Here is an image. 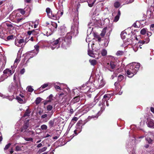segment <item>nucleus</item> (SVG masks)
I'll return each mask as SVG.
<instances>
[{"label":"nucleus","instance_id":"nucleus-1","mask_svg":"<svg viewBox=\"0 0 154 154\" xmlns=\"http://www.w3.org/2000/svg\"><path fill=\"white\" fill-rule=\"evenodd\" d=\"M72 36L71 35H66L65 38L60 37L55 40L51 44L50 48L53 50L55 48L52 46L56 45L57 44L60 45L61 44V47L65 49H66L69 46V44L71 43Z\"/></svg>","mask_w":154,"mask_h":154},{"label":"nucleus","instance_id":"nucleus-2","mask_svg":"<svg viewBox=\"0 0 154 154\" xmlns=\"http://www.w3.org/2000/svg\"><path fill=\"white\" fill-rule=\"evenodd\" d=\"M46 12L49 18L54 20H58L63 14V11H58L57 12L52 11L49 8H47Z\"/></svg>","mask_w":154,"mask_h":154},{"label":"nucleus","instance_id":"nucleus-3","mask_svg":"<svg viewBox=\"0 0 154 154\" xmlns=\"http://www.w3.org/2000/svg\"><path fill=\"white\" fill-rule=\"evenodd\" d=\"M135 65H134L132 64L129 65L128 66L129 68L128 69L136 74L139 69L140 64L138 63H135Z\"/></svg>","mask_w":154,"mask_h":154},{"label":"nucleus","instance_id":"nucleus-4","mask_svg":"<svg viewBox=\"0 0 154 154\" xmlns=\"http://www.w3.org/2000/svg\"><path fill=\"white\" fill-rule=\"evenodd\" d=\"M15 72V70L12 69V70L9 69H6L3 71V74L2 75V77L5 79L8 76L11 75Z\"/></svg>","mask_w":154,"mask_h":154},{"label":"nucleus","instance_id":"nucleus-5","mask_svg":"<svg viewBox=\"0 0 154 154\" xmlns=\"http://www.w3.org/2000/svg\"><path fill=\"white\" fill-rule=\"evenodd\" d=\"M87 0H73V5L74 8L76 9V13H78V9L80 7V2H83L87 1Z\"/></svg>","mask_w":154,"mask_h":154},{"label":"nucleus","instance_id":"nucleus-6","mask_svg":"<svg viewBox=\"0 0 154 154\" xmlns=\"http://www.w3.org/2000/svg\"><path fill=\"white\" fill-rule=\"evenodd\" d=\"M106 66L111 71H113L112 69H114L116 67L115 63L114 62L111 61L110 63H108Z\"/></svg>","mask_w":154,"mask_h":154},{"label":"nucleus","instance_id":"nucleus-7","mask_svg":"<svg viewBox=\"0 0 154 154\" xmlns=\"http://www.w3.org/2000/svg\"><path fill=\"white\" fill-rule=\"evenodd\" d=\"M54 96L53 94H51L47 98V100H45L43 101L44 104L45 105L47 104L50 103L52 101L54 100Z\"/></svg>","mask_w":154,"mask_h":154},{"label":"nucleus","instance_id":"nucleus-8","mask_svg":"<svg viewBox=\"0 0 154 154\" xmlns=\"http://www.w3.org/2000/svg\"><path fill=\"white\" fill-rule=\"evenodd\" d=\"M146 124L147 126L151 128H154V121L151 119H147Z\"/></svg>","mask_w":154,"mask_h":154},{"label":"nucleus","instance_id":"nucleus-9","mask_svg":"<svg viewBox=\"0 0 154 154\" xmlns=\"http://www.w3.org/2000/svg\"><path fill=\"white\" fill-rule=\"evenodd\" d=\"M14 86H15V87L16 88L17 90L19 91L21 90V86L20 79H19V80L18 81L14 82Z\"/></svg>","mask_w":154,"mask_h":154},{"label":"nucleus","instance_id":"nucleus-10","mask_svg":"<svg viewBox=\"0 0 154 154\" xmlns=\"http://www.w3.org/2000/svg\"><path fill=\"white\" fill-rule=\"evenodd\" d=\"M27 34L29 35H30L32 34L33 35H36L39 34V30L37 29H34L31 31L29 30L27 32Z\"/></svg>","mask_w":154,"mask_h":154},{"label":"nucleus","instance_id":"nucleus-11","mask_svg":"<svg viewBox=\"0 0 154 154\" xmlns=\"http://www.w3.org/2000/svg\"><path fill=\"white\" fill-rule=\"evenodd\" d=\"M27 122L26 123H24L23 126L21 128H20V131L21 132H24V131L25 130H26L29 127V123L28 122L29 121V120H27Z\"/></svg>","mask_w":154,"mask_h":154},{"label":"nucleus","instance_id":"nucleus-12","mask_svg":"<svg viewBox=\"0 0 154 154\" xmlns=\"http://www.w3.org/2000/svg\"><path fill=\"white\" fill-rule=\"evenodd\" d=\"M111 97L110 95L109 94H105L103 96V98L102 100V102L105 103V101H108L110 99Z\"/></svg>","mask_w":154,"mask_h":154},{"label":"nucleus","instance_id":"nucleus-13","mask_svg":"<svg viewBox=\"0 0 154 154\" xmlns=\"http://www.w3.org/2000/svg\"><path fill=\"white\" fill-rule=\"evenodd\" d=\"M8 89L9 91L10 92H12L13 91H15L17 90L16 88L15 87V86H14L13 84H12L11 85H10L9 86Z\"/></svg>","mask_w":154,"mask_h":154},{"label":"nucleus","instance_id":"nucleus-14","mask_svg":"<svg viewBox=\"0 0 154 154\" xmlns=\"http://www.w3.org/2000/svg\"><path fill=\"white\" fill-rule=\"evenodd\" d=\"M120 15L121 12L119 10L117 14L115 17L114 19L113 20V21L115 22H117L119 19Z\"/></svg>","mask_w":154,"mask_h":154},{"label":"nucleus","instance_id":"nucleus-15","mask_svg":"<svg viewBox=\"0 0 154 154\" xmlns=\"http://www.w3.org/2000/svg\"><path fill=\"white\" fill-rule=\"evenodd\" d=\"M16 99L21 104H23L26 103V101L23 100V98H22L18 96H16ZM24 99L25 100V99L24 98Z\"/></svg>","mask_w":154,"mask_h":154},{"label":"nucleus","instance_id":"nucleus-16","mask_svg":"<svg viewBox=\"0 0 154 154\" xmlns=\"http://www.w3.org/2000/svg\"><path fill=\"white\" fill-rule=\"evenodd\" d=\"M80 100L79 96H76L74 97L71 100V102L73 103L78 102Z\"/></svg>","mask_w":154,"mask_h":154},{"label":"nucleus","instance_id":"nucleus-17","mask_svg":"<svg viewBox=\"0 0 154 154\" xmlns=\"http://www.w3.org/2000/svg\"><path fill=\"white\" fill-rule=\"evenodd\" d=\"M126 72L127 75L129 77H132L135 74L133 73L132 72L130 71L128 69Z\"/></svg>","mask_w":154,"mask_h":154},{"label":"nucleus","instance_id":"nucleus-18","mask_svg":"<svg viewBox=\"0 0 154 154\" xmlns=\"http://www.w3.org/2000/svg\"><path fill=\"white\" fill-rule=\"evenodd\" d=\"M24 133L26 134L27 136H29L31 135H34V132L32 131L25 130Z\"/></svg>","mask_w":154,"mask_h":154},{"label":"nucleus","instance_id":"nucleus-19","mask_svg":"<svg viewBox=\"0 0 154 154\" xmlns=\"http://www.w3.org/2000/svg\"><path fill=\"white\" fill-rule=\"evenodd\" d=\"M99 106H101L100 110L101 112H102L104 110L105 107V105L104 102H102L101 104H99Z\"/></svg>","mask_w":154,"mask_h":154},{"label":"nucleus","instance_id":"nucleus-20","mask_svg":"<svg viewBox=\"0 0 154 154\" xmlns=\"http://www.w3.org/2000/svg\"><path fill=\"white\" fill-rule=\"evenodd\" d=\"M48 115L47 114H45L41 116V118L42 119H45V120H44L45 122H47L49 119V118L47 117Z\"/></svg>","mask_w":154,"mask_h":154},{"label":"nucleus","instance_id":"nucleus-21","mask_svg":"<svg viewBox=\"0 0 154 154\" xmlns=\"http://www.w3.org/2000/svg\"><path fill=\"white\" fill-rule=\"evenodd\" d=\"M106 29L107 28L105 27L103 29L102 31V32L100 34V35L102 37H103L105 35L106 32Z\"/></svg>","mask_w":154,"mask_h":154},{"label":"nucleus","instance_id":"nucleus-22","mask_svg":"<svg viewBox=\"0 0 154 154\" xmlns=\"http://www.w3.org/2000/svg\"><path fill=\"white\" fill-rule=\"evenodd\" d=\"M127 35V33L125 32H122L121 34V37L123 39L127 38L126 37Z\"/></svg>","mask_w":154,"mask_h":154},{"label":"nucleus","instance_id":"nucleus-23","mask_svg":"<svg viewBox=\"0 0 154 154\" xmlns=\"http://www.w3.org/2000/svg\"><path fill=\"white\" fill-rule=\"evenodd\" d=\"M31 111H30V110L29 109H27L25 113H24V117H25L26 116H29L30 115H29V114H30V113H31Z\"/></svg>","mask_w":154,"mask_h":154},{"label":"nucleus","instance_id":"nucleus-24","mask_svg":"<svg viewBox=\"0 0 154 154\" xmlns=\"http://www.w3.org/2000/svg\"><path fill=\"white\" fill-rule=\"evenodd\" d=\"M147 142L149 144H152L153 143V140H152L150 137H147L145 138Z\"/></svg>","mask_w":154,"mask_h":154},{"label":"nucleus","instance_id":"nucleus-25","mask_svg":"<svg viewBox=\"0 0 154 154\" xmlns=\"http://www.w3.org/2000/svg\"><path fill=\"white\" fill-rule=\"evenodd\" d=\"M89 61L91 65L94 66L96 65L97 63V61L96 60L94 59L90 60Z\"/></svg>","mask_w":154,"mask_h":154},{"label":"nucleus","instance_id":"nucleus-26","mask_svg":"<svg viewBox=\"0 0 154 154\" xmlns=\"http://www.w3.org/2000/svg\"><path fill=\"white\" fill-rule=\"evenodd\" d=\"M124 76L123 75L120 74L118 76V81L120 82L124 79Z\"/></svg>","mask_w":154,"mask_h":154},{"label":"nucleus","instance_id":"nucleus-27","mask_svg":"<svg viewBox=\"0 0 154 154\" xmlns=\"http://www.w3.org/2000/svg\"><path fill=\"white\" fill-rule=\"evenodd\" d=\"M5 25L7 26L8 27V28H9V29H14V27L11 24L9 23H5Z\"/></svg>","mask_w":154,"mask_h":154},{"label":"nucleus","instance_id":"nucleus-28","mask_svg":"<svg viewBox=\"0 0 154 154\" xmlns=\"http://www.w3.org/2000/svg\"><path fill=\"white\" fill-rule=\"evenodd\" d=\"M95 2V1L94 0H90L89 1V2H88V5L89 7H92L94 2Z\"/></svg>","mask_w":154,"mask_h":154},{"label":"nucleus","instance_id":"nucleus-29","mask_svg":"<svg viewBox=\"0 0 154 154\" xmlns=\"http://www.w3.org/2000/svg\"><path fill=\"white\" fill-rule=\"evenodd\" d=\"M49 126L50 128H51L54 126V120H51L48 122Z\"/></svg>","mask_w":154,"mask_h":154},{"label":"nucleus","instance_id":"nucleus-30","mask_svg":"<svg viewBox=\"0 0 154 154\" xmlns=\"http://www.w3.org/2000/svg\"><path fill=\"white\" fill-rule=\"evenodd\" d=\"M42 99L40 97H37L35 101V103L36 105L38 104L41 102Z\"/></svg>","mask_w":154,"mask_h":154},{"label":"nucleus","instance_id":"nucleus-31","mask_svg":"<svg viewBox=\"0 0 154 154\" xmlns=\"http://www.w3.org/2000/svg\"><path fill=\"white\" fill-rule=\"evenodd\" d=\"M105 85V82L103 79H102L100 81V82L99 84V87L100 88H102Z\"/></svg>","mask_w":154,"mask_h":154},{"label":"nucleus","instance_id":"nucleus-32","mask_svg":"<svg viewBox=\"0 0 154 154\" xmlns=\"http://www.w3.org/2000/svg\"><path fill=\"white\" fill-rule=\"evenodd\" d=\"M120 5V3L118 2H116L114 4V7L116 8H119Z\"/></svg>","mask_w":154,"mask_h":154},{"label":"nucleus","instance_id":"nucleus-33","mask_svg":"<svg viewBox=\"0 0 154 154\" xmlns=\"http://www.w3.org/2000/svg\"><path fill=\"white\" fill-rule=\"evenodd\" d=\"M49 85L48 83H46L43 84L39 88V90H41V89H44L46 87H48Z\"/></svg>","mask_w":154,"mask_h":154},{"label":"nucleus","instance_id":"nucleus-34","mask_svg":"<svg viewBox=\"0 0 154 154\" xmlns=\"http://www.w3.org/2000/svg\"><path fill=\"white\" fill-rule=\"evenodd\" d=\"M124 51H118L116 54V56H121L123 54H124Z\"/></svg>","mask_w":154,"mask_h":154},{"label":"nucleus","instance_id":"nucleus-35","mask_svg":"<svg viewBox=\"0 0 154 154\" xmlns=\"http://www.w3.org/2000/svg\"><path fill=\"white\" fill-rule=\"evenodd\" d=\"M51 25L54 28V29H56L57 28V25L56 23L54 22H51Z\"/></svg>","mask_w":154,"mask_h":154},{"label":"nucleus","instance_id":"nucleus-36","mask_svg":"<svg viewBox=\"0 0 154 154\" xmlns=\"http://www.w3.org/2000/svg\"><path fill=\"white\" fill-rule=\"evenodd\" d=\"M15 36L13 35L8 36L7 37V40L9 41L14 39Z\"/></svg>","mask_w":154,"mask_h":154},{"label":"nucleus","instance_id":"nucleus-37","mask_svg":"<svg viewBox=\"0 0 154 154\" xmlns=\"http://www.w3.org/2000/svg\"><path fill=\"white\" fill-rule=\"evenodd\" d=\"M107 53V52L106 50L103 49L102 50L101 52V54L102 56H105L106 55Z\"/></svg>","mask_w":154,"mask_h":154},{"label":"nucleus","instance_id":"nucleus-38","mask_svg":"<svg viewBox=\"0 0 154 154\" xmlns=\"http://www.w3.org/2000/svg\"><path fill=\"white\" fill-rule=\"evenodd\" d=\"M94 37L96 38L97 39L98 41L99 42H100L101 40V38L100 35L95 34L94 35Z\"/></svg>","mask_w":154,"mask_h":154},{"label":"nucleus","instance_id":"nucleus-39","mask_svg":"<svg viewBox=\"0 0 154 154\" xmlns=\"http://www.w3.org/2000/svg\"><path fill=\"white\" fill-rule=\"evenodd\" d=\"M149 41H148L147 42H146L144 40H140L139 42V43L140 44V45H139L140 46H141L143 44H145V43H147ZM140 48H141V47H140Z\"/></svg>","mask_w":154,"mask_h":154},{"label":"nucleus","instance_id":"nucleus-40","mask_svg":"<svg viewBox=\"0 0 154 154\" xmlns=\"http://www.w3.org/2000/svg\"><path fill=\"white\" fill-rule=\"evenodd\" d=\"M88 54L91 57H94V54L93 53V51L91 50H89L88 51Z\"/></svg>","mask_w":154,"mask_h":154},{"label":"nucleus","instance_id":"nucleus-41","mask_svg":"<svg viewBox=\"0 0 154 154\" xmlns=\"http://www.w3.org/2000/svg\"><path fill=\"white\" fill-rule=\"evenodd\" d=\"M58 94L59 95L60 98H63V97H64L66 96V93L63 92H61L60 94Z\"/></svg>","mask_w":154,"mask_h":154},{"label":"nucleus","instance_id":"nucleus-42","mask_svg":"<svg viewBox=\"0 0 154 154\" xmlns=\"http://www.w3.org/2000/svg\"><path fill=\"white\" fill-rule=\"evenodd\" d=\"M146 29L143 28L141 30L140 33L142 35H145L146 32Z\"/></svg>","mask_w":154,"mask_h":154},{"label":"nucleus","instance_id":"nucleus-43","mask_svg":"<svg viewBox=\"0 0 154 154\" xmlns=\"http://www.w3.org/2000/svg\"><path fill=\"white\" fill-rule=\"evenodd\" d=\"M0 37L3 39H5L6 37V36L5 35V34H4L3 32H0Z\"/></svg>","mask_w":154,"mask_h":154},{"label":"nucleus","instance_id":"nucleus-44","mask_svg":"<svg viewBox=\"0 0 154 154\" xmlns=\"http://www.w3.org/2000/svg\"><path fill=\"white\" fill-rule=\"evenodd\" d=\"M83 123V121L82 120H80L76 124V126H78L79 127H82V125Z\"/></svg>","mask_w":154,"mask_h":154},{"label":"nucleus","instance_id":"nucleus-45","mask_svg":"<svg viewBox=\"0 0 154 154\" xmlns=\"http://www.w3.org/2000/svg\"><path fill=\"white\" fill-rule=\"evenodd\" d=\"M46 108L47 110L51 111L53 109V106L51 105H49L47 106Z\"/></svg>","mask_w":154,"mask_h":154},{"label":"nucleus","instance_id":"nucleus-46","mask_svg":"<svg viewBox=\"0 0 154 154\" xmlns=\"http://www.w3.org/2000/svg\"><path fill=\"white\" fill-rule=\"evenodd\" d=\"M23 138H24V139L26 141H31L32 142L33 141V139L32 138H31V137L27 138V137H24Z\"/></svg>","mask_w":154,"mask_h":154},{"label":"nucleus","instance_id":"nucleus-47","mask_svg":"<svg viewBox=\"0 0 154 154\" xmlns=\"http://www.w3.org/2000/svg\"><path fill=\"white\" fill-rule=\"evenodd\" d=\"M47 148L46 147H44L43 148L40 149L39 150V152H43L45 151L47 149Z\"/></svg>","mask_w":154,"mask_h":154},{"label":"nucleus","instance_id":"nucleus-48","mask_svg":"<svg viewBox=\"0 0 154 154\" xmlns=\"http://www.w3.org/2000/svg\"><path fill=\"white\" fill-rule=\"evenodd\" d=\"M34 91V89L31 86L28 87V91L30 92H32Z\"/></svg>","mask_w":154,"mask_h":154},{"label":"nucleus","instance_id":"nucleus-49","mask_svg":"<svg viewBox=\"0 0 154 154\" xmlns=\"http://www.w3.org/2000/svg\"><path fill=\"white\" fill-rule=\"evenodd\" d=\"M76 130H78L77 132L78 133H79L81 131L82 127H79L78 126H76Z\"/></svg>","mask_w":154,"mask_h":154},{"label":"nucleus","instance_id":"nucleus-50","mask_svg":"<svg viewBox=\"0 0 154 154\" xmlns=\"http://www.w3.org/2000/svg\"><path fill=\"white\" fill-rule=\"evenodd\" d=\"M41 128L43 130H45L47 129V126L45 125H43L41 126Z\"/></svg>","mask_w":154,"mask_h":154},{"label":"nucleus","instance_id":"nucleus-51","mask_svg":"<svg viewBox=\"0 0 154 154\" xmlns=\"http://www.w3.org/2000/svg\"><path fill=\"white\" fill-rule=\"evenodd\" d=\"M18 10L23 15L25 13V12L23 9H18Z\"/></svg>","mask_w":154,"mask_h":154},{"label":"nucleus","instance_id":"nucleus-52","mask_svg":"<svg viewBox=\"0 0 154 154\" xmlns=\"http://www.w3.org/2000/svg\"><path fill=\"white\" fill-rule=\"evenodd\" d=\"M78 118L77 117H74L72 120L71 122H73L74 124L75 123V122L77 121Z\"/></svg>","mask_w":154,"mask_h":154},{"label":"nucleus","instance_id":"nucleus-53","mask_svg":"<svg viewBox=\"0 0 154 154\" xmlns=\"http://www.w3.org/2000/svg\"><path fill=\"white\" fill-rule=\"evenodd\" d=\"M34 48L36 50V51L38 52L39 51V46L38 45H35L34 46Z\"/></svg>","mask_w":154,"mask_h":154},{"label":"nucleus","instance_id":"nucleus-54","mask_svg":"<svg viewBox=\"0 0 154 154\" xmlns=\"http://www.w3.org/2000/svg\"><path fill=\"white\" fill-rule=\"evenodd\" d=\"M11 145V143H9L8 144H7L5 146V147L4 148V149L7 150V149H8L10 147V146Z\"/></svg>","mask_w":154,"mask_h":154},{"label":"nucleus","instance_id":"nucleus-55","mask_svg":"<svg viewBox=\"0 0 154 154\" xmlns=\"http://www.w3.org/2000/svg\"><path fill=\"white\" fill-rule=\"evenodd\" d=\"M18 43L19 44H20L22 43H23L24 42V40L23 39H21L19 40H17Z\"/></svg>","mask_w":154,"mask_h":154},{"label":"nucleus","instance_id":"nucleus-56","mask_svg":"<svg viewBox=\"0 0 154 154\" xmlns=\"http://www.w3.org/2000/svg\"><path fill=\"white\" fill-rule=\"evenodd\" d=\"M134 0H127L126 1L125 3L126 4L131 3L134 2Z\"/></svg>","mask_w":154,"mask_h":154},{"label":"nucleus","instance_id":"nucleus-57","mask_svg":"<svg viewBox=\"0 0 154 154\" xmlns=\"http://www.w3.org/2000/svg\"><path fill=\"white\" fill-rule=\"evenodd\" d=\"M15 149L17 151H20L21 150V147L18 146H16Z\"/></svg>","mask_w":154,"mask_h":154},{"label":"nucleus","instance_id":"nucleus-58","mask_svg":"<svg viewBox=\"0 0 154 154\" xmlns=\"http://www.w3.org/2000/svg\"><path fill=\"white\" fill-rule=\"evenodd\" d=\"M54 87L56 89H59L60 90H61V88L59 86L57 85H55Z\"/></svg>","mask_w":154,"mask_h":154},{"label":"nucleus","instance_id":"nucleus-59","mask_svg":"<svg viewBox=\"0 0 154 154\" xmlns=\"http://www.w3.org/2000/svg\"><path fill=\"white\" fill-rule=\"evenodd\" d=\"M25 72V69L24 68H23L21 69L20 72V73L21 74H23Z\"/></svg>","mask_w":154,"mask_h":154},{"label":"nucleus","instance_id":"nucleus-60","mask_svg":"<svg viewBox=\"0 0 154 154\" xmlns=\"http://www.w3.org/2000/svg\"><path fill=\"white\" fill-rule=\"evenodd\" d=\"M95 117L97 118L98 117H96V116H89L88 117V119H90L92 118H94Z\"/></svg>","mask_w":154,"mask_h":154},{"label":"nucleus","instance_id":"nucleus-61","mask_svg":"<svg viewBox=\"0 0 154 154\" xmlns=\"http://www.w3.org/2000/svg\"><path fill=\"white\" fill-rule=\"evenodd\" d=\"M20 60V58L18 57H17L15 60V63L19 62Z\"/></svg>","mask_w":154,"mask_h":154},{"label":"nucleus","instance_id":"nucleus-62","mask_svg":"<svg viewBox=\"0 0 154 154\" xmlns=\"http://www.w3.org/2000/svg\"><path fill=\"white\" fill-rule=\"evenodd\" d=\"M70 113L71 114H72L73 113V110L72 108H70L69 110Z\"/></svg>","mask_w":154,"mask_h":154},{"label":"nucleus","instance_id":"nucleus-63","mask_svg":"<svg viewBox=\"0 0 154 154\" xmlns=\"http://www.w3.org/2000/svg\"><path fill=\"white\" fill-rule=\"evenodd\" d=\"M5 79L3 78V77H2V75L1 77L0 78V82H1L3 81Z\"/></svg>","mask_w":154,"mask_h":154},{"label":"nucleus","instance_id":"nucleus-64","mask_svg":"<svg viewBox=\"0 0 154 154\" xmlns=\"http://www.w3.org/2000/svg\"><path fill=\"white\" fill-rule=\"evenodd\" d=\"M151 111L154 114V108L153 107H151L150 108Z\"/></svg>","mask_w":154,"mask_h":154}]
</instances>
